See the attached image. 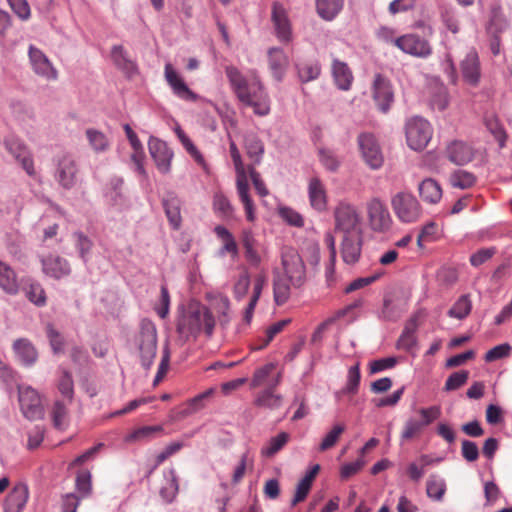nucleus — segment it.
Listing matches in <instances>:
<instances>
[{"label":"nucleus","instance_id":"1a4fd4ad","mask_svg":"<svg viewBox=\"0 0 512 512\" xmlns=\"http://www.w3.org/2000/svg\"><path fill=\"white\" fill-rule=\"evenodd\" d=\"M367 216L370 228L375 232H387L392 226V218L385 203L379 198L367 202Z\"/></svg>","mask_w":512,"mask_h":512},{"label":"nucleus","instance_id":"dca6fc26","mask_svg":"<svg viewBox=\"0 0 512 512\" xmlns=\"http://www.w3.org/2000/svg\"><path fill=\"white\" fill-rule=\"evenodd\" d=\"M473 147L462 141L453 140L449 142L445 149L446 158L453 164L463 166L468 164L474 159Z\"/></svg>","mask_w":512,"mask_h":512},{"label":"nucleus","instance_id":"f3484780","mask_svg":"<svg viewBox=\"0 0 512 512\" xmlns=\"http://www.w3.org/2000/svg\"><path fill=\"white\" fill-rule=\"evenodd\" d=\"M29 58L32 68L36 74L46 78L47 80L57 79V70L53 67L48 57L40 49L34 46H30Z\"/></svg>","mask_w":512,"mask_h":512},{"label":"nucleus","instance_id":"8fccbe9b","mask_svg":"<svg viewBox=\"0 0 512 512\" xmlns=\"http://www.w3.org/2000/svg\"><path fill=\"white\" fill-rule=\"evenodd\" d=\"M476 182L474 174L465 170H456L450 176V183L453 187L459 189H468Z\"/></svg>","mask_w":512,"mask_h":512},{"label":"nucleus","instance_id":"c85d7f7f","mask_svg":"<svg viewBox=\"0 0 512 512\" xmlns=\"http://www.w3.org/2000/svg\"><path fill=\"white\" fill-rule=\"evenodd\" d=\"M241 243L244 248L246 260L250 265L258 267L261 263V256L257 250V240L251 230H243L241 233Z\"/></svg>","mask_w":512,"mask_h":512},{"label":"nucleus","instance_id":"f8f14e48","mask_svg":"<svg viewBox=\"0 0 512 512\" xmlns=\"http://www.w3.org/2000/svg\"><path fill=\"white\" fill-rule=\"evenodd\" d=\"M460 71L463 81L470 87L476 88L481 81V63L475 49H470L460 62Z\"/></svg>","mask_w":512,"mask_h":512},{"label":"nucleus","instance_id":"473e14b6","mask_svg":"<svg viewBox=\"0 0 512 512\" xmlns=\"http://www.w3.org/2000/svg\"><path fill=\"white\" fill-rule=\"evenodd\" d=\"M343 6L344 0H316L317 14L325 21H332Z\"/></svg>","mask_w":512,"mask_h":512},{"label":"nucleus","instance_id":"4468645a","mask_svg":"<svg viewBox=\"0 0 512 512\" xmlns=\"http://www.w3.org/2000/svg\"><path fill=\"white\" fill-rule=\"evenodd\" d=\"M372 97L381 112L386 113L389 111L394 101V94L390 81L381 74L375 75L372 85Z\"/></svg>","mask_w":512,"mask_h":512},{"label":"nucleus","instance_id":"09e8293b","mask_svg":"<svg viewBox=\"0 0 512 512\" xmlns=\"http://www.w3.org/2000/svg\"><path fill=\"white\" fill-rule=\"evenodd\" d=\"M484 124L492 133L494 138L499 142L500 147H503L507 136L498 118L494 114H487L484 117Z\"/></svg>","mask_w":512,"mask_h":512},{"label":"nucleus","instance_id":"9b49d317","mask_svg":"<svg viewBox=\"0 0 512 512\" xmlns=\"http://www.w3.org/2000/svg\"><path fill=\"white\" fill-rule=\"evenodd\" d=\"M395 46L402 52L418 58H426L432 54V46L425 38L415 33H409L398 37Z\"/></svg>","mask_w":512,"mask_h":512},{"label":"nucleus","instance_id":"39448f33","mask_svg":"<svg viewBox=\"0 0 512 512\" xmlns=\"http://www.w3.org/2000/svg\"><path fill=\"white\" fill-rule=\"evenodd\" d=\"M391 207L402 223H414L422 216V207L410 192H397L391 198Z\"/></svg>","mask_w":512,"mask_h":512},{"label":"nucleus","instance_id":"6ab92c4d","mask_svg":"<svg viewBox=\"0 0 512 512\" xmlns=\"http://www.w3.org/2000/svg\"><path fill=\"white\" fill-rule=\"evenodd\" d=\"M362 250V233H354L342 236L341 257L342 260L352 265L358 262Z\"/></svg>","mask_w":512,"mask_h":512},{"label":"nucleus","instance_id":"e433bc0d","mask_svg":"<svg viewBox=\"0 0 512 512\" xmlns=\"http://www.w3.org/2000/svg\"><path fill=\"white\" fill-rule=\"evenodd\" d=\"M275 370L276 365L273 363H267L256 369L251 380V387L256 388L263 385H267V387L273 386L274 378L277 374V372L274 374Z\"/></svg>","mask_w":512,"mask_h":512},{"label":"nucleus","instance_id":"864d4df0","mask_svg":"<svg viewBox=\"0 0 512 512\" xmlns=\"http://www.w3.org/2000/svg\"><path fill=\"white\" fill-rule=\"evenodd\" d=\"M345 431L344 424H336L333 428L325 435L322 442L319 445V451L324 452L331 449L339 441L341 435Z\"/></svg>","mask_w":512,"mask_h":512},{"label":"nucleus","instance_id":"b1692460","mask_svg":"<svg viewBox=\"0 0 512 512\" xmlns=\"http://www.w3.org/2000/svg\"><path fill=\"white\" fill-rule=\"evenodd\" d=\"M289 64L288 57L280 48H270L268 50V65L272 76L277 81H282Z\"/></svg>","mask_w":512,"mask_h":512},{"label":"nucleus","instance_id":"2f4dec72","mask_svg":"<svg viewBox=\"0 0 512 512\" xmlns=\"http://www.w3.org/2000/svg\"><path fill=\"white\" fill-rule=\"evenodd\" d=\"M236 189H237V194L239 196V199L244 206L247 220L250 222H253L256 218L255 206H254L253 200L251 199V197L249 195L248 178L236 179Z\"/></svg>","mask_w":512,"mask_h":512},{"label":"nucleus","instance_id":"338daca9","mask_svg":"<svg viewBox=\"0 0 512 512\" xmlns=\"http://www.w3.org/2000/svg\"><path fill=\"white\" fill-rule=\"evenodd\" d=\"M281 218L288 224L295 227H302L304 225L303 217L290 207H282L279 209Z\"/></svg>","mask_w":512,"mask_h":512},{"label":"nucleus","instance_id":"f704fd0d","mask_svg":"<svg viewBox=\"0 0 512 512\" xmlns=\"http://www.w3.org/2000/svg\"><path fill=\"white\" fill-rule=\"evenodd\" d=\"M180 205V199L174 194H169L163 200L166 216L174 229H178L181 225Z\"/></svg>","mask_w":512,"mask_h":512},{"label":"nucleus","instance_id":"79ce46f5","mask_svg":"<svg viewBox=\"0 0 512 512\" xmlns=\"http://www.w3.org/2000/svg\"><path fill=\"white\" fill-rule=\"evenodd\" d=\"M245 149L247 155L255 164L261 162L264 154V144L256 135L249 134L245 137Z\"/></svg>","mask_w":512,"mask_h":512},{"label":"nucleus","instance_id":"58836bf2","mask_svg":"<svg viewBox=\"0 0 512 512\" xmlns=\"http://www.w3.org/2000/svg\"><path fill=\"white\" fill-rule=\"evenodd\" d=\"M5 145H6L7 150L10 153H14V146H17V149H19L21 151V153L16 154V159L21 162L23 169L30 176L34 175L35 171H34L33 160L30 157V155L28 154L26 147L23 144H21L19 141L13 140V139L6 141Z\"/></svg>","mask_w":512,"mask_h":512},{"label":"nucleus","instance_id":"aec40b11","mask_svg":"<svg viewBox=\"0 0 512 512\" xmlns=\"http://www.w3.org/2000/svg\"><path fill=\"white\" fill-rule=\"evenodd\" d=\"M272 21L277 38L282 42H289L292 38L291 24L285 8L279 3L273 4Z\"/></svg>","mask_w":512,"mask_h":512},{"label":"nucleus","instance_id":"69168bd1","mask_svg":"<svg viewBox=\"0 0 512 512\" xmlns=\"http://www.w3.org/2000/svg\"><path fill=\"white\" fill-rule=\"evenodd\" d=\"M511 349L512 348L508 343L497 345L487 351L484 359L486 362H493L508 357L510 355Z\"/></svg>","mask_w":512,"mask_h":512},{"label":"nucleus","instance_id":"c03bdc74","mask_svg":"<svg viewBox=\"0 0 512 512\" xmlns=\"http://www.w3.org/2000/svg\"><path fill=\"white\" fill-rule=\"evenodd\" d=\"M362 303L363 302L361 299H357V300L353 301L351 304L347 305L346 307L339 309L332 318H329L328 320H326L325 322H323L322 324L319 325L317 330L314 332L312 339L316 340L318 337H320L321 333L326 329V327L329 324L333 323L334 321H336L340 318L345 317L354 309L361 307Z\"/></svg>","mask_w":512,"mask_h":512},{"label":"nucleus","instance_id":"393cba45","mask_svg":"<svg viewBox=\"0 0 512 512\" xmlns=\"http://www.w3.org/2000/svg\"><path fill=\"white\" fill-rule=\"evenodd\" d=\"M308 196L312 208L321 212L327 208V193L324 184L317 177H313L308 183Z\"/></svg>","mask_w":512,"mask_h":512},{"label":"nucleus","instance_id":"49530a36","mask_svg":"<svg viewBox=\"0 0 512 512\" xmlns=\"http://www.w3.org/2000/svg\"><path fill=\"white\" fill-rule=\"evenodd\" d=\"M263 286H264V277L258 276L255 279L254 287H253V294L251 296V299L249 301L247 308L245 309V313H244V317H243V321L245 322L246 325H249L252 320L254 309H255V306H256V304L259 300V297L261 295Z\"/></svg>","mask_w":512,"mask_h":512},{"label":"nucleus","instance_id":"052dcab7","mask_svg":"<svg viewBox=\"0 0 512 512\" xmlns=\"http://www.w3.org/2000/svg\"><path fill=\"white\" fill-rule=\"evenodd\" d=\"M497 252L495 247L481 248L470 256V264L479 267L489 261Z\"/></svg>","mask_w":512,"mask_h":512},{"label":"nucleus","instance_id":"f03ea898","mask_svg":"<svg viewBox=\"0 0 512 512\" xmlns=\"http://www.w3.org/2000/svg\"><path fill=\"white\" fill-rule=\"evenodd\" d=\"M225 73L230 86L238 100L253 108L258 116H266L270 112V99L255 71L245 76L235 66H227Z\"/></svg>","mask_w":512,"mask_h":512},{"label":"nucleus","instance_id":"4d7b16f0","mask_svg":"<svg viewBox=\"0 0 512 512\" xmlns=\"http://www.w3.org/2000/svg\"><path fill=\"white\" fill-rule=\"evenodd\" d=\"M229 151L236 171V179L248 178L247 171L243 164L240 151L237 148L234 141H230Z\"/></svg>","mask_w":512,"mask_h":512},{"label":"nucleus","instance_id":"6e6d98bb","mask_svg":"<svg viewBox=\"0 0 512 512\" xmlns=\"http://www.w3.org/2000/svg\"><path fill=\"white\" fill-rule=\"evenodd\" d=\"M290 323L289 319H283L280 320L272 325H270L265 330V336L263 339L260 338L261 343L256 347V349H263L265 348L273 339L274 337L279 334L283 329Z\"/></svg>","mask_w":512,"mask_h":512},{"label":"nucleus","instance_id":"bb28decb","mask_svg":"<svg viewBox=\"0 0 512 512\" xmlns=\"http://www.w3.org/2000/svg\"><path fill=\"white\" fill-rule=\"evenodd\" d=\"M72 403L56 399L50 409V418L53 426L59 430H65L69 424V406Z\"/></svg>","mask_w":512,"mask_h":512},{"label":"nucleus","instance_id":"a19ab883","mask_svg":"<svg viewBox=\"0 0 512 512\" xmlns=\"http://www.w3.org/2000/svg\"><path fill=\"white\" fill-rule=\"evenodd\" d=\"M86 137L89 142V145L96 153H102L109 149L110 142L107 136L96 129L89 128L86 130Z\"/></svg>","mask_w":512,"mask_h":512},{"label":"nucleus","instance_id":"774afa93","mask_svg":"<svg viewBox=\"0 0 512 512\" xmlns=\"http://www.w3.org/2000/svg\"><path fill=\"white\" fill-rule=\"evenodd\" d=\"M423 428V424L419 420L410 418L404 425L401 437L403 440H410L418 435Z\"/></svg>","mask_w":512,"mask_h":512},{"label":"nucleus","instance_id":"a878e982","mask_svg":"<svg viewBox=\"0 0 512 512\" xmlns=\"http://www.w3.org/2000/svg\"><path fill=\"white\" fill-rule=\"evenodd\" d=\"M22 291L27 299L38 307L46 305L47 296L42 285L32 278H23L21 280Z\"/></svg>","mask_w":512,"mask_h":512},{"label":"nucleus","instance_id":"37998d69","mask_svg":"<svg viewBox=\"0 0 512 512\" xmlns=\"http://www.w3.org/2000/svg\"><path fill=\"white\" fill-rule=\"evenodd\" d=\"M215 234L223 241L222 253H229L233 257L238 255V246L228 229L224 226L218 225L214 228Z\"/></svg>","mask_w":512,"mask_h":512},{"label":"nucleus","instance_id":"7c9ffc66","mask_svg":"<svg viewBox=\"0 0 512 512\" xmlns=\"http://www.w3.org/2000/svg\"><path fill=\"white\" fill-rule=\"evenodd\" d=\"M0 288L9 295L19 292V284L15 271L5 262L0 260Z\"/></svg>","mask_w":512,"mask_h":512},{"label":"nucleus","instance_id":"de8ad7c7","mask_svg":"<svg viewBox=\"0 0 512 512\" xmlns=\"http://www.w3.org/2000/svg\"><path fill=\"white\" fill-rule=\"evenodd\" d=\"M471 309V300L467 295H462L449 309L448 316L462 320L470 314Z\"/></svg>","mask_w":512,"mask_h":512},{"label":"nucleus","instance_id":"c756f323","mask_svg":"<svg viewBox=\"0 0 512 512\" xmlns=\"http://www.w3.org/2000/svg\"><path fill=\"white\" fill-rule=\"evenodd\" d=\"M421 199L428 204H437L442 198V188L440 184L432 179H424L418 186Z\"/></svg>","mask_w":512,"mask_h":512},{"label":"nucleus","instance_id":"e2e57ef3","mask_svg":"<svg viewBox=\"0 0 512 512\" xmlns=\"http://www.w3.org/2000/svg\"><path fill=\"white\" fill-rule=\"evenodd\" d=\"M360 378H361L360 368H359V363H357L356 365L351 366L348 370L345 391L347 393H351V394L356 393L359 383H360Z\"/></svg>","mask_w":512,"mask_h":512},{"label":"nucleus","instance_id":"20e7f679","mask_svg":"<svg viewBox=\"0 0 512 512\" xmlns=\"http://www.w3.org/2000/svg\"><path fill=\"white\" fill-rule=\"evenodd\" d=\"M135 342L140 352L141 364L144 369L149 370L157 352V330L151 320L143 319L141 321Z\"/></svg>","mask_w":512,"mask_h":512},{"label":"nucleus","instance_id":"680f3d73","mask_svg":"<svg viewBox=\"0 0 512 512\" xmlns=\"http://www.w3.org/2000/svg\"><path fill=\"white\" fill-rule=\"evenodd\" d=\"M250 286V275L246 269L239 275L234 284V295L237 299H242L246 296Z\"/></svg>","mask_w":512,"mask_h":512},{"label":"nucleus","instance_id":"2eb2a0df","mask_svg":"<svg viewBox=\"0 0 512 512\" xmlns=\"http://www.w3.org/2000/svg\"><path fill=\"white\" fill-rule=\"evenodd\" d=\"M281 381L282 373L278 371L275 375L273 386H269L260 391L254 400V405L256 407L269 410L279 409L282 406L283 397L281 394L275 393V388L281 383Z\"/></svg>","mask_w":512,"mask_h":512},{"label":"nucleus","instance_id":"f257e3e1","mask_svg":"<svg viewBox=\"0 0 512 512\" xmlns=\"http://www.w3.org/2000/svg\"><path fill=\"white\" fill-rule=\"evenodd\" d=\"M216 326L212 311L204 304L191 300L177 309L176 333L178 341L185 344L204 335L211 338Z\"/></svg>","mask_w":512,"mask_h":512},{"label":"nucleus","instance_id":"0eeeda50","mask_svg":"<svg viewBox=\"0 0 512 512\" xmlns=\"http://www.w3.org/2000/svg\"><path fill=\"white\" fill-rule=\"evenodd\" d=\"M335 231L343 235L362 233L361 218L356 208L347 202H339L334 210Z\"/></svg>","mask_w":512,"mask_h":512},{"label":"nucleus","instance_id":"603ef678","mask_svg":"<svg viewBox=\"0 0 512 512\" xmlns=\"http://www.w3.org/2000/svg\"><path fill=\"white\" fill-rule=\"evenodd\" d=\"M213 208L215 212L219 213L223 218H230L233 216L234 208L229 199L221 192L214 195Z\"/></svg>","mask_w":512,"mask_h":512},{"label":"nucleus","instance_id":"c9c22d12","mask_svg":"<svg viewBox=\"0 0 512 512\" xmlns=\"http://www.w3.org/2000/svg\"><path fill=\"white\" fill-rule=\"evenodd\" d=\"M111 59L117 68L128 75H131L136 71L135 63L129 59L122 45H115L112 47Z\"/></svg>","mask_w":512,"mask_h":512},{"label":"nucleus","instance_id":"3c124183","mask_svg":"<svg viewBox=\"0 0 512 512\" xmlns=\"http://www.w3.org/2000/svg\"><path fill=\"white\" fill-rule=\"evenodd\" d=\"M290 435L287 432H280L277 436L272 437L267 446L262 449V454L272 457L279 452L288 442Z\"/></svg>","mask_w":512,"mask_h":512},{"label":"nucleus","instance_id":"5fc2aeb1","mask_svg":"<svg viewBox=\"0 0 512 512\" xmlns=\"http://www.w3.org/2000/svg\"><path fill=\"white\" fill-rule=\"evenodd\" d=\"M76 489L82 498L88 497L92 492V476L90 471L81 470L76 476Z\"/></svg>","mask_w":512,"mask_h":512},{"label":"nucleus","instance_id":"a18cd8bd","mask_svg":"<svg viewBox=\"0 0 512 512\" xmlns=\"http://www.w3.org/2000/svg\"><path fill=\"white\" fill-rule=\"evenodd\" d=\"M57 389L60 395L62 396L61 400L68 401V403L73 402L74 382L71 374L67 370H64L62 372V375L57 382Z\"/></svg>","mask_w":512,"mask_h":512},{"label":"nucleus","instance_id":"6e6552de","mask_svg":"<svg viewBox=\"0 0 512 512\" xmlns=\"http://www.w3.org/2000/svg\"><path fill=\"white\" fill-rule=\"evenodd\" d=\"M357 144L363 161L373 170L382 167L384 156L376 137L371 133H361Z\"/></svg>","mask_w":512,"mask_h":512},{"label":"nucleus","instance_id":"4be33fe9","mask_svg":"<svg viewBox=\"0 0 512 512\" xmlns=\"http://www.w3.org/2000/svg\"><path fill=\"white\" fill-rule=\"evenodd\" d=\"M77 171L75 160L70 156H64L58 164L57 181L62 187L70 189L76 182Z\"/></svg>","mask_w":512,"mask_h":512},{"label":"nucleus","instance_id":"a211bd4d","mask_svg":"<svg viewBox=\"0 0 512 512\" xmlns=\"http://www.w3.org/2000/svg\"><path fill=\"white\" fill-rule=\"evenodd\" d=\"M165 79L177 97L189 102H195L198 99V96L187 86L169 63L165 65Z\"/></svg>","mask_w":512,"mask_h":512},{"label":"nucleus","instance_id":"13d9d810","mask_svg":"<svg viewBox=\"0 0 512 512\" xmlns=\"http://www.w3.org/2000/svg\"><path fill=\"white\" fill-rule=\"evenodd\" d=\"M468 377L469 372L466 370L454 372L446 380L444 389L446 391L457 390L467 382Z\"/></svg>","mask_w":512,"mask_h":512},{"label":"nucleus","instance_id":"7ed1b4c3","mask_svg":"<svg viewBox=\"0 0 512 512\" xmlns=\"http://www.w3.org/2000/svg\"><path fill=\"white\" fill-rule=\"evenodd\" d=\"M283 274L275 275L273 280L274 300L277 305L286 303L291 288L299 289L306 282V267L298 251L292 247H283L281 251Z\"/></svg>","mask_w":512,"mask_h":512},{"label":"nucleus","instance_id":"412c9836","mask_svg":"<svg viewBox=\"0 0 512 512\" xmlns=\"http://www.w3.org/2000/svg\"><path fill=\"white\" fill-rule=\"evenodd\" d=\"M44 274L54 279H61L71 273L68 261L58 255H48L41 260Z\"/></svg>","mask_w":512,"mask_h":512},{"label":"nucleus","instance_id":"72a5a7b5","mask_svg":"<svg viewBox=\"0 0 512 512\" xmlns=\"http://www.w3.org/2000/svg\"><path fill=\"white\" fill-rule=\"evenodd\" d=\"M13 349L18 359L25 365H31L37 359L36 349L27 339L16 340Z\"/></svg>","mask_w":512,"mask_h":512},{"label":"nucleus","instance_id":"0e129e2a","mask_svg":"<svg viewBox=\"0 0 512 512\" xmlns=\"http://www.w3.org/2000/svg\"><path fill=\"white\" fill-rule=\"evenodd\" d=\"M431 104L440 111L445 110L449 105V93L446 87L440 86L432 96Z\"/></svg>","mask_w":512,"mask_h":512},{"label":"nucleus","instance_id":"423d86ee","mask_svg":"<svg viewBox=\"0 0 512 512\" xmlns=\"http://www.w3.org/2000/svg\"><path fill=\"white\" fill-rule=\"evenodd\" d=\"M406 141L408 146L415 151L425 149L433 134L431 124L422 117H412L405 125Z\"/></svg>","mask_w":512,"mask_h":512},{"label":"nucleus","instance_id":"4c0bfd02","mask_svg":"<svg viewBox=\"0 0 512 512\" xmlns=\"http://www.w3.org/2000/svg\"><path fill=\"white\" fill-rule=\"evenodd\" d=\"M297 73L302 83L316 80L321 73V66L316 60L302 61L296 64Z\"/></svg>","mask_w":512,"mask_h":512},{"label":"nucleus","instance_id":"ddd939ff","mask_svg":"<svg viewBox=\"0 0 512 512\" xmlns=\"http://www.w3.org/2000/svg\"><path fill=\"white\" fill-rule=\"evenodd\" d=\"M148 149L159 172L162 174L169 173L171 170L173 151L168 147L167 143L156 137H150Z\"/></svg>","mask_w":512,"mask_h":512},{"label":"nucleus","instance_id":"bf43d9fd","mask_svg":"<svg viewBox=\"0 0 512 512\" xmlns=\"http://www.w3.org/2000/svg\"><path fill=\"white\" fill-rule=\"evenodd\" d=\"M162 430H163L162 426H159V425L144 426V427L138 428L137 430L132 432L127 437V440H129V441H140V440L150 439L156 433L162 432Z\"/></svg>","mask_w":512,"mask_h":512},{"label":"nucleus","instance_id":"ea45409f","mask_svg":"<svg viewBox=\"0 0 512 512\" xmlns=\"http://www.w3.org/2000/svg\"><path fill=\"white\" fill-rule=\"evenodd\" d=\"M426 492L429 498L441 501L446 492L445 480L436 474L430 475L426 483Z\"/></svg>","mask_w":512,"mask_h":512},{"label":"nucleus","instance_id":"cd10ccee","mask_svg":"<svg viewBox=\"0 0 512 512\" xmlns=\"http://www.w3.org/2000/svg\"><path fill=\"white\" fill-rule=\"evenodd\" d=\"M332 75L339 89L347 91L351 88L354 78L347 63L334 59L332 63Z\"/></svg>","mask_w":512,"mask_h":512},{"label":"nucleus","instance_id":"5701e85b","mask_svg":"<svg viewBox=\"0 0 512 512\" xmlns=\"http://www.w3.org/2000/svg\"><path fill=\"white\" fill-rule=\"evenodd\" d=\"M27 485L19 483L13 487L4 502V512H21L28 500Z\"/></svg>","mask_w":512,"mask_h":512},{"label":"nucleus","instance_id":"9d476101","mask_svg":"<svg viewBox=\"0 0 512 512\" xmlns=\"http://www.w3.org/2000/svg\"><path fill=\"white\" fill-rule=\"evenodd\" d=\"M18 398L23 415L29 420L40 419L44 415L39 393L30 386L18 387Z\"/></svg>","mask_w":512,"mask_h":512}]
</instances>
